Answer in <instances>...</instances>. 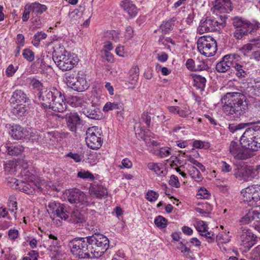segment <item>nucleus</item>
<instances>
[{
	"label": "nucleus",
	"instance_id": "obj_13",
	"mask_svg": "<svg viewBox=\"0 0 260 260\" xmlns=\"http://www.w3.org/2000/svg\"><path fill=\"white\" fill-rule=\"evenodd\" d=\"M219 24L215 19L206 17L201 20L197 30L200 34L214 31L217 30Z\"/></svg>",
	"mask_w": 260,
	"mask_h": 260
},
{
	"label": "nucleus",
	"instance_id": "obj_55",
	"mask_svg": "<svg viewBox=\"0 0 260 260\" xmlns=\"http://www.w3.org/2000/svg\"><path fill=\"white\" fill-rule=\"evenodd\" d=\"M18 69V66L14 67L13 64H10L6 69V74L8 77H12Z\"/></svg>",
	"mask_w": 260,
	"mask_h": 260
},
{
	"label": "nucleus",
	"instance_id": "obj_17",
	"mask_svg": "<svg viewBox=\"0 0 260 260\" xmlns=\"http://www.w3.org/2000/svg\"><path fill=\"white\" fill-rule=\"evenodd\" d=\"M66 123L68 129L76 133L77 127L81 125V119L76 113L70 112L66 115Z\"/></svg>",
	"mask_w": 260,
	"mask_h": 260
},
{
	"label": "nucleus",
	"instance_id": "obj_9",
	"mask_svg": "<svg viewBox=\"0 0 260 260\" xmlns=\"http://www.w3.org/2000/svg\"><path fill=\"white\" fill-rule=\"evenodd\" d=\"M199 51L206 57L212 56L216 53L217 45L216 40L210 36H204L197 41Z\"/></svg>",
	"mask_w": 260,
	"mask_h": 260
},
{
	"label": "nucleus",
	"instance_id": "obj_43",
	"mask_svg": "<svg viewBox=\"0 0 260 260\" xmlns=\"http://www.w3.org/2000/svg\"><path fill=\"white\" fill-rule=\"evenodd\" d=\"M198 231L200 233L202 236H204L209 240V242H212L214 240L215 235L213 232H209L207 229H199Z\"/></svg>",
	"mask_w": 260,
	"mask_h": 260
},
{
	"label": "nucleus",
	"instance_id": "obj_21",
	"mask_svg": "<svg viewBox=\"0 0 260 260\" xmlns=\"http://www.w3.org/2000/svg\"><path fill=\"white\" fill-rule=\"evenodd\" d=\"M214 8L221 13H228L233 10V7L231 0H215Z\"/></svg>",
	"mask_w": 260,
	"mask_h": 260
},
{
	"label": "nucleus",
	"instance_id": "obj_23",
	"mask_svg": "<svg viewBox=\"0 0 260 260\" xmlns=\"http://www.w3.org/2000/svg\"><path fill=\"white\" fill-rule=\"evenodd\" d=\"M120 5L129 16L134 17L137 14V7L130 0H122Z\"/></svg>",
	"mask_w": 260,
	"mask_h": 260
},
{
	"label": "nucleus",
	"instance_id": "obj_31",
	"mask_svg": "<svg viewBox=\"0 0 260 260\" xmlns=\"http://www.w3.org/2000/svg\"><path fill=\"white\" fill-rule=\"evenodd\" d=\"M68 103L74 107H84V108L87 104L83 98L77 96H72L69 99Z\"/></svg>",
	"mask_w": 260,
	"mask_h": 260
},
{
	"label": "nucleus",
	"instance_id": "obj_53",
	"mask_svg": "<svg viewBox=\"0 0 260 260\" xmlns=\"http://www.w3.org/2000/svg\"><path fill=\"white\" fill-rule=\"evenodd\" d=\"M158 193L156 192L150 190L146 194V199L150 202H154L158 199Z\"/></svg>",
	"mask_w": 260,
	"mask_h": 260
},
{
	"label": "nucleus",
	"instance_id": "obj_2",
	"mask_svg": "<svg viewBox=\"0 0 260 260\" xmlns=\"http://www.w3.org/2000/svg\"><path fill=\"white\" fill-rule=\"evenodd\" d=\"M245 96L241 93L228 92L221 99L223 110L230 118L237 119L245 113L247 106L244 103Z\"/></svg>",
	"mask_w": 260,
	"mask_h": 260
},
{
	"label": "nucleus",
	"instance_id": "obj_36",
	"mask_svg": "<svg viewBox=\"0 0 260 260\" xmlns=\"http://www.w3.org/2000/svg\"><path fill=\"white\" fill-rule=\"evenodd\" d=\"M260 173V165L247 167V174L248 178H254L258 177Z\"/></svg>",
	"mask_w": 260,
	"mask_h": 260
},
{
	"label": "nucleus",
	"instance_id": "obj_4",
	"mask_svg": "<svg viewBox=\"0 0 260 260\" xmlns=\"http://www.w3.org/2000/svg\"><path fill=\"white\" fill-rule=\"evenodd\" d=\"M232 24L234 27L233 37L236 40H242L246 37L254 35L260 28V23L258 22L251 23L250 21L239 16L232 18Z\"/></svg>",
	"mask_w": 260,
	"mask_h": 260
},
{
	"label": "nucleus",
	"instance_id": "obj_51",
	"mask_svg": "<svg viewBox=\"0 0 260 260\" xmlns=\"http://www.w3.org/2000/svg\"><path fill=\"white\" fill-rule=\"evenodd\" d=\"M186 157L188 161L195 165L197 167L200 169L202 172H204L205 171V167L201 163L196 160L191 155H187Z\"/></svg>",
	"mask_w": 260,
	"mask_h": 260
},
{
	"label": "nucleus",
	"instance_id": "obj_27",
	"mask_svg": "<svg viewBox=\"0 0 260 260\" xmlns=\"http://www.w3.org/2000/svg\"><path fill=\"white\" fill-rule=\"evenodd\" d=\"M26 104L11 105L12 106L11 113L17 116L20 117L24 116L27 111Z\"/></svg>",
	"mask_w": 260,
	"mask_h": 260
},
{
	"label": "nucleus",
	"instance_id": "obj_5",
	"mask_svg": "<svg viewBox=\"0 0 260 260\" xmlns=\"http://www.w3.org/2000/svg\"><path fill=\"white\" fill-rule=\"evenodd\" d=\"M53 59L62 71L72 69L78 62V58L71 55L63 46H55L53 52Z\"/></svg>",
	"mask_w": 260,
	"mask_h": 260
},
{
	"label": "nucleus",
	"instance_id": "obj_29",
	"mask_svg": "<svg viewBox=\"0 0 260 260\" xmlns=\"http://www.w3.org/2000/svg\"><path fill=\"white\" fill-rule=\"evenodd\" d=\"M28 9H30L32 14L35 15H41L47 10V7L45 5H42L38 2L31 3L28 6Z\"/></svg>",
	"mask_w": 260,
	"mask_h": 260
},
{
	"label": "nucleus",
	"instance_id": "obj_33",
	"mask_svg": "<svg viewBox=\"0 0 260 260\" xmlns=\"http://www.w3.org/2000/svg\"><path fill=\"white\" fill-rule=\"evenodd\" d=\"M139 76V69L138 67H133L129 71V82L132 85H135Z\"/></svg>",
	"mask_w": 260,
	"mask_h": 260
},
{
	"label": "nucleus",
	"instance_id": "obj_34",
	"mask_svg": "<svg viewBox=\"0 0 260 260\" xmlns=\"http://www.w3.org/2000/svg\"><path fill=\"white\" fill-rule=\"evenodd\" d=\"M148 168L149 170L153 171L158 175L165 174L166 173V170L161 164L149 162L148 164Z\"/></svg>",
	"mask_w": 260,
	"mask_h": 260
},
{
	"label": "nucleus",
	"instance_id": "obj_39",
	"mask_svg": "<svg viewBox=\"0 0 260 260\" xmlns=\"http://www.w3.org/2000/svg\"><path fill=\"white\" fill-rule=\"evenodd\" d=\"M252 125H255V124H252L251 123H241L239 124H230L229 125V129L230 132L234 133L236 131L243 129L244 128L250 126H251Z\"/></svg>",
	"mask_w": 260,
	"mask_h": 260
},
{
	"label": "nucleus",
	"instance_id": "obj_41",
	"mask_svg": "<svg viewBox=\"0 0 260 260\" xmlns=\"http://www.w3.org/2000/svg\"><path fill=\"white\" fill-rule=\"evenodd\" d=\"M252 221H254V224L255 225V222H256L255 221V219H254L253 215L252 214V213L251 211L247 213L239 220L241 225L249 224Z\"/></svg>",
	"mask_w": 260,
	"mask_h": 260
},
{
	"label": "nucleus",
	"instance_id": "obj_59",
	"mask_svg": "<svg viewBox=\"0 0 260 260\" xmlns=\"http://www.w3.org/2000/svg\"><path fill=\"white\" fill-rule=\"evenodd\" d=\"M186 67L190 71H196V61L188 59L186 62Z\"/></svg>",
	"mask_w": 260,
	"mask_h": 260
},
{
	"label": "nucleus",
	"instance_id": "obj_57",
	"mask_svg": "<svg viewBox=\"0 0 260 260\" xmlns=\"http://www.w3.org/2000/svg\"><path fill=\"white\" fill-rule=\"evenodd\" d=\"M169 184L173 187H179L180 186V183L178 177L175 175H172L169 180Z\"/></svg>",
	"mask_w": 260,
	"mask_h": 260
},
{
	"label": "nucleus",
	"instance_id": "obj_49",
	"mask_svg": "<svg viewBox=\"0 0 260 260\" xmlns=\"http://www.w3.org/2000/svg\"><path fill=\"white\" fill-rule=\"evenodd\" d=\"M209 68L207 63L203 60L198 59L196 60V71L206 70Z\"/></svg>",
	"mask_w": 260,
	"mask_h": 260
},
{
	"label": "nucleus",
	"instance_id": "obj_11",
	"mask_svg": "<svg viewBox=\"0 0 260 260\" xmlns=\"http://www.w3.org/2000/svg\"><path fill=\"white\" fill-rule=\"evenodd\" d=\"M86 143L88 147L92 149H98L102 146L103 139L101 129L95 127H89L86 131Z\"/></svg>",
	"mask_w": 260,
	"mask_h": 260
},
{
	"label": "nucleus",
	"instance_id": "obj_10",
	"mask_svg": "<svg viewBox=\"0 0 260 260\" xmlns=\"http://www.w3.org/2000/svg\"><path fill=\"white\" fill-rule=\"evenodd\" d=\"M249 43L243 46L240 51L245 56H249L251 59L260 61V39L253 38L249 40Z\"/></svg>",
	"mask_w": 260,
	"mask_h": 260
},
{
	"label": "nucleus",
	"instance_id": "obj_63",
	"mask_svg": "<svg viewBox=\"0 0 260 260\" xmlns=\"http://www.w3.org/2000/svg\"><path fill=\"white\" fill-rule=\"evenodd\" d=\"M221 165L222 172L224 173H228L232 171V168L231 166L228 164L227 162H226L225 161H221Z\"/></svg>",
	"mask_w": 260,
	"mask_h": 260
},
{
	"label": "nucleus",
	"instance_id": "obj_20",
	"mask_svg": "<svg viewBox=\"0 0 260 260\" xmlns=\"http://www.w3.org/2000/svg\"><path fill=\"white\" fill-rule=\"evenodd\" d=\"M48 109L56 112H63L67 109L65 96L60 92V94L57 96L54 102L52 103L50 107Z\"/></svg>",
	"mask_w": 260,
	"mask_h": 260
},
{
	"label": "nucleus",
	"instance_id": "obj_14",
	"mask_svg": "<svg viewBox=\"0 0 260 260\" xmlns=\"http://www.w3.org/2000/svg\"><path fill=\"white\" fill-rule=\"evenodd\" d=\"M239 57L236 54H231L224 55L222 59L217 63L216 70L219 73H225L229 71L231 67L234 64V60Z\"/></svg>",
	"mask_w": 260,
	"mask_h": 260
},
{
	"label": "nucleus",
	"instance_id": "obj_45",
	"mask_svg": "<svg viewBox=\"0 0 260 260\" xmlns=\"http://www.w3.org/2000/svg\"><path fill=\"white\" fill-rule=\"evenodd\" d=\"M23 57L28 62H32L35 59L34 52L28 48L24 49L22 51Z\"/></svg>",
	"mask_w": 260,
	"mask_h": 260
},
{
	"label": "nucleus",
	"instance_id": "obj_1",
	"mask_svg": "<svg viewBox=\"0 0 260 260\" xmlns=\"http://www.w3.org/2000/svg\"><path fill=\"white\" fill-rule=\"evenodd\" d=\"M229 149L235 159L245 160L251 157L250 150L256 151L260 149V125H252L247 128L240 138V143L232 141Z\"/></svg>",
	"mask_w": 260,
	"mask_h": 260
},
{
	"label": "nucleus",
	"instance_id": "obj_24",
	"mask_svg": "<svg viewBox=\"0 0 260 260\" xmlns=\"http://www.w3.org/2000/svg\"><path fill=\"white\" fill-rule=\"evenodd\" d=\"M6 152L9 155L17 156L22 153L24 147L20 145H13L11 143H7L5 146Z\"/></svg>",
	"mask_w": 260,
	"mask_h": 260
},
{
	"label": "nucleus",
	"instance_id": "obj_16",
	"mask_svg": "<svg viewBox=\"0 0 260 260\" xmlns=\"http://www.w3.org/2000/svg\"><path fill=\"white\" fill-rule=\"evenodd\" d=\"M68 200L71 204L87 205V201L85 194L80 189L74 188L69 191Z\"/></svg>",
	"mask_w": 260,
	"mask_h": 260
},
{
	"label": "nucleus",
	"instance_id": "obj_46",
	"mask_svg": "<svg viewBox=\"0 0 260 260\" xmlns=\"http://www.w3.org/2000/svg\"><path fill=\"white\" fill-rule=\"evenodd\" d=\"M176 19L173 18L170 21H167L160 25V29L162 31L168 32L169 30L173 28L174 22L175 21Z\"/></svg>",
	"mask_w": 260,
	"mask_h": 260
},
{
	"label": "nucleus",
	"instance_id": "obj_44",
	"mask_svg": "<svg viewBox=\"0 0 260 260\" xmlns=\"http://www.w3.org/2000/svg\"><path fill=\"white\" fill-rule=\"evenodd\" d=\"M17 203L16 199L14 196H11L9 197L8 200V206L9 210L12 212L16 213V211L17 210Z\"/></svg>",
	"mask_w": 260,
	"mask_h": 260
},
{
	"label": "nucleus",
	"instance_id": "obj_15",
	"mask_svg": "<svg viewBox=\"0 0 260 260\" xmlns=\"http://www.w3.org/2000/svg\"><path fill=\"white\" fill-rule=\"evenodd\" d=\"M83 113L86 117L92 119L99 120L102 117L100 105L92 101L86 104L83 109Z\"/></svg>",
	"mask_w": 260,
	"mask_h": 260
},
{
	"label": "nucleus",
	"instance_id": "obj_19",
	"mask_svg": "<svg viewBox=\"0 0 260 260\" xmlns=\"http://www.w3.org/2000/svg\"><path fill=\"white\" fill-rule=\"evenodd\" d=\"M256 238L257 236L248 229H244L240 236L242 244L249 249L254 245Z\"/></svg>",
	"mask_w": 260,
	"mask_h": 260
},
{
	"label": "nucleus",
	"instance_id": "obj_26",
	"mask_svg": "<svg viewBox=\"0 0 260 260\" xmlns=\"http://www.w3.org/2000/svg\"><path fill=\"white\" fill-rule=\"evenodd\" d=\"M255 185H251L243 189L241 191V194L243 197L244 202H247L250 205L251 203L253 193L255 191Z\"/></svg>",
	"mask_w": 260,
	"mask_h": 260
},
{
	"label": "nucleus",
	"instance_id": "obj_54",
	"mask_svg": "<svg viewBox=\"0 0 260 260\" xmlns=\"http://www.w3.org/2000/svg\"><path fill=\"white\" fill-rule=\"evenodd\" d=\"M171 154V149L169 147L161 148L158 153V155L161 158H164Z\"/></svg>",
	"mask_w": 260,
	"mask_h": 260
},
{
	"label": "nucleus",
	"instance_id": "obj_48",
	"mask_svg": "<svg viewBox=\"0 0 260 260\" xmlns=\"http://www.w3.org/2000/svg\"><path fill=\"white\" fill-rule=\"evenodd\" d=\"M250 91L253 95H260V81H255L254 84L250 88Z\"/></svg>",
	"mask_w": 260,
	"mask_h": 260
},
{
	"label": "nucleus",
	"instance_id": "obj_58",
	"mask_svg": "<svg viewBox=\"0 0 260 260\" xmlns=\"http://www.w3.org/2000/svg\"><path fill=\"white\" fill-rule=\"evenodd\" d=\"M66 156L73 159L76 162H79L81 161L82 159L81 155L78 153L69 152L66 154Z\"/></svg>",
	"mask_w": 260,
	"mask_h": 260
},
{
	"label": "nucleus",
	"instance_id": "obj_18",
	"mask_svg": "<svg viewBox=\"0 0 260 260\" xmlns=\"http://www.w3.org/2000/svg\"><path fill=\"white\" fill-rule=\"evenodd\" d=\"M29 99L24 91L21 89L15 90L10 99L11 105L28 104Z\"/></svg>",
	"mask_w": 260,
	"mask_h": 260
},
{
	"label": "nucleus",
	"instance_id": "obj_32",
	"mask_svg": "<svg viewBox=\"0 0 260 260\" xmlns=\"http://www.w3.org/2000/svg\"><path fill=\"white\" fill-rule=\"evenodd\" d=\"M188 169L189 175L196 181L199 182L203 180L202 175L197 168L189 165Z\"/></svg>",
	"mask_w": 260,
	"mask_h": 260
},
{
	"label": "nucleus",
	"instance_id": "obj_3",
	"mask_svg": "<svg viewBox=\"0 0 260 260\" xmlns=\"http://www.w3.org/2000/svg\"><path fill=\"white\" fill-rule=\"evenodd\" d=\"M48 213L51 218L58 217L62 220H67L71 215L73 222H82L83 219L78 210L72 211L70 206L55 201H51L46 205Z\"/></svg>",
	"mask_w": 260,
	"mask_h": 260
},
{
	"label": "nucleus",
	"instance_id": "obj_64",
	"mask_svg": "<svg viewBox=\"0 0 260 260\" xmlns=\"http://www.w3.org/2000/svg\"><path fill=\"white\" fill-rule=\"evenodd\" d=\"M18 231L15 229H10L8 232L9 238L11 240H14L16 239L18 237Z\"/></svg>",
	"mask_w": 260,
	"mask_h": 260
},
{
	"label": "nucleus",
	"instance_id": "obj_56",
	"mask_svg": "<svg viewBox=\"0 0 260 260\" xmlns=\"http://www.w3.org/2000/svg\"><path fill=\"white\" fill-rule=\"evenodd\" d=\"M260 195L257 191H254L250 206H254L260 204Z\"/></svg>",
	"mask_w": 260,
	"mask_h": 260
},
{
	"label": "nucleus",
	"instance_id": "obj_47",
	"mask_svg": "<svg viewBox=\"0 0 260 260\" xmlns=\"http://www.w3.org/2000/svg\"><path fill=\"white\" fill-rule=\"evenodd\" d=\"M77 176L78 177L83 179H88L90 180H93L94 179V177L92 173L89 171H86L84 170H81V171H79L77 174Z\"/></svg>",
	"mask_w": 260,
	"mask_h": 260
},
{
	"label": "nucleus",
	"instance_id": "obj_60",
	"mask_svg": "<svg viewBox=\"0 0 260 260\" xmlns=\"http://www.w3.org/2000/svg\"><path fill=\"white\" fill-rule=\"evenodd\" d=\"M141 119L144 122L148 127H149L150 121H151V117L148 114V112H144L141 115Z\"/></svg>",
	"mask_w": 260,
	"mask_h": 260
},
{
	"label": "nucleus",
	"instance_id": "obj_28",
	"mask_svg": "<svg viewBox=\"0 0 260 260\" xmlns=\"http://www.w3.org/2000/svg\"><path fill=\"white\" fill-rule=\"evenodd\" d=\"M123 109V104L117 102H108L103 107V111L104 112H108L110 110H117V114H121Z\"/></svg>",
	"mask_w": 260,
	"mask_h": 260
},
{
	"label": "nucleus",
	"instance_id": "obj_52",
	"mask_svg": "<svg viewBox=\"0 0 260 260\" xmlns=\"http://www.w3.org/2000/svg\"><path fill=\"white\" fill-rule=\"evenodd\" d=\"M186 157L188 161L195 165L197 167L200 169L202 172H204L205 171V167L201 163L196 160L191 155H187Z\"/></svg>",
	"mask_w": 260,
	"mask_h": 260
},
{
	"label": "nucleus",
	"instance_id": "obj_7",
	"mask_svg": "<svg viewBox=\"0 0 260 260\" xmlns=\"http://www.w3.org/2000/svg\"><path fill=\"white\" fill-rule=\"evenodd\" d=\"M88 237L74 239L69 242V247L72 253L80 259L92 258L91 251L89 247Z\"/></svg>",
	"mask_w": 260,
	"mask_h": 260
},
{
	"label": "nucleus",
	"instance_id": "obj_61",
	"mask_svg": "<svg viewBox=\"0 0 260 260\" xmlns=\"http://www.w3.org/2000/svg\"><path fill=\"white\" fill-rule=\"evenodd\" d=\"M197 195L200 198L208 199L209 196L208 191L205 188H201L198 192Z\"/></svg>",
	"mask_w": 260,
	"mask_h": 260
},
{
	"label": "nucleus",
	"instance_id": "obj_8",
	"mask_svg": "<svg viewBox=\"0 0 260 260\" xmlns=\"http://www.w3.org/2000/svg\"><path fill=\"white\" fill-rule=\"evenodd\" d=\"M64 81L67 86L78 92L85 91L89 86L85 75L80 72L77 75L73 73H67L65 74Z\"/></svg>",
	"mask_w": 260,
	"mask_h": 260
},
{
	"label": "nucleus",
	"instance_id": "obj_38",
	"mask_svg": "<svg viewBox=\"0 0 260 260\" xmlns=\"http://www.w3.org/2000/svg\"><path fill=\"white\" fill-rule=\"evenodd\" d=\"M253 208L251 210L253 215V218L257 222L252 225L254 228H260V205L259 204L253 206Z\"/></svg>",
	"mask_w": 260,
	"mask_h": 260
},
{
	"label": "nucleus",
	"instance_id": "obj_50",
	"mask_svg": "<svg viewBox=\"0 0 260 260\" xmlns=\"http://www.w3.org/2000/svg\"><path fill=\"white\" fill-rule=\"evenodd\" d=\"M167 222V219L161 216H158L154 220L155 224L158 228H166Z\"/></svg>",
	"mask_w": 260,
	"mask_h": 260
},
{
	"label": "nucleus",
	"instance_id": "obj_40",
	"mask_svg": "<svg viewBox=\"0 0 260 260\" xmlns=\"http://www.w3.org/2000/svg\"><path fill=\"white\" fill-rule=\"evenodd\" d=\"M206 78L201 75L196 76L194 77L193 85L201 90H203L204 89L206 85Z\"/></svg>",
	"mask_w": 260,
	"mask_h": 260
},
{
	"label": "nucleus",
	"instance_id": "obj_22",
	"mask_svg": "<svg viewBox=\"0 0 260 260\" xmlns=\"http://www.w3.org/2000/svg\"><path fill=\"white\" fill-rule=\"evenodd\" d=\"M90 194L93 197L101 199L107 196V188L101 185L93 184L89 189Z\"/></svg>",
	"mask_w": 260,
	"mask_h": 260
},
{
	"label": "nucleus",
	"instance_id": "obj_6",
	"mask_svg": "<svg viewBox=\"0 0 260 260\" xmlns=\"http://www.w3.org/2000/svg\"><path fill=\"white\" fill-rule=\"evenodd\" d=\"M88 240L90 244L89 247L92 258H99L109 248V240L103 234L95 233L92 236L88 237Z\"/></svg>",
	"mask_w": 260,
	"mask_h": 260
},
{
	"label": "nucleus",
	"instance_id": "obj_25",
	"mask_svg": "<svg viewBox=\"0 0 260 260\" xmlns=\"http://www.w3.org/2000/svg\"><path fill=\"white\" fill-rule=\"evenodd\" d=\"M10 134L12 138L15 140H20L26 135L24 128L17 124L11 126Z\"/></svg>",
	"mask_w": 260,
	"mask_h": 260
},
{
	"label": "nucleus",
	"instance_id": "obj_62",
	"mask_svg": "<svg viewBox=\"0 0 260 260\" xmlns=\"http://www.w3.org/2000/svg\"><path fill=\"white\" fill-rule=\"evenodd\" d=\"M29 79L30 80V84L34 88L40 89L42 87V84L38 80L34 78H29Z\"/></svg>",
	"mask_w": 260,
	"mask_h": 260
},
{
	"label": "nucleus",
	"instance_id": "obj_37",
	"mask_svg": "<svg viewBox=\"0 0 260 260\" xmlns=\"http://www.w3.org/2000/svg\"><path fill=\"white\" fill-rule=\"evenodd\" d=\"M19 190L27 194L32 193L34 189L32 188L31 185L24 181H18L17 183Z\"/></svg>",
	"mask_w": 260,
	"mask_h": 260
},
{
	"label": "nucleus",
	"instance_id": "obj_42",
	"mask_svg": "<svg viewBox=\"0 0 260 260\" xmlns=\"http://www.w3.org/2000/svg\"><path fill=\"white\" fill-rule=\"evenodd\" d=\"M47 35L43 31H40L37 32L34 36L32 40V44L35 46H38L40 44V42L41 40L46 39Z\"/></svg>",
	"mask_w": 260,
	"mask_h": 260
},
{
	"label": "nucleus",
	"instance_id": "obj_35",
	"mask_svg": "<svg viewBox=\"0 0 260 260\" xmlns=\"http://www.w3.org/2000/svg\"><path fill=\"white\" fill-rule=\"evenodd\" d=\"M234 67L236 71V75L240 79L245 78L248 74L247 70L243 65L239 63L234 64Z\"/></svg>",
	"mask_w": 260,
	"mask_h": 260
},
{
	"label": "nucleus",
	"instance_id": "obj_12",
	"mask_svg": "<svg viewBox=\"0 0 260 260\" xmlns=\"http://www.w3.org/2000/svg\"><path fill=\"white\" fill-rule=\"evenodd\" d=\"M60 91L56 88H52L49 90L40 92L39 99L42 105L46 109L50 107L52 103L54 102L57 96L60 94Z\"/></svg>",
	"mask_w": 260,
	"mask_h": 260
},
{
	"label": "nucleus",
	"instance_id": "obj_30",
	"mask_svg": "<svg viewBox=\"0 0 260 260\" xmlns=\"http://www.w3.org/2000/svg\"><path fill=\"white\" fill-rule=\"evenodd\" d=\"M247 167H238L234 170V176L236 178L241 180H245L248 179L247 174Z\"/></svg>",
	"mask_w": 260,
	"mask_h": 260
}]
</instances>
